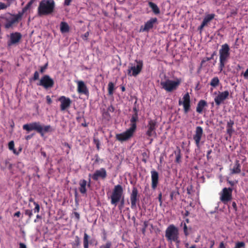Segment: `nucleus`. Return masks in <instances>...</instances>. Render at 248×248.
Returning <instances> with one entry per match:
<instances>
[{"label":"nucleus","instance_id":"1","mask_svg":"<svg viewBox=\"0 0 248 248\" xmlns=\"http://www.w3.org/2000/svg\"><path fill=\"white\" fill-rule=\"evenodd\" d=\"M32 2V0L30 1L22 9V11L18 13L16 15H12L9 13L4 15L2 17L4 27L7 29L11 28L14 24L17 22L18 20L21 18L23 14L30 9Z\"/></svg>","mask_w":248,"mask_h":248},{"label":"nucleus","instance_id":"2","mask_svg":"<svg viewBox=\"0 0 248 248\" xmlns=\"http://www.w3.org/2000/svg\"><path fill=\"white\" fill-rule=\"evenodd\" d=\"M218 52L219 61L218 69L219 72H221L230 57V48L228 44L226 43L221 45Z\"/></svg>","mask_w":248,"mask_h":248},{"label":"nucleus","instance_id":"3","mask_svg":"<svg viewBox=\"0 0 248 248\" xmlns=\"http://www.w3.org/2000/svg\"><path fill=\"white\" fill-rule=\"evenodd\" d=\"M165 237L169 243L174 242L177 248H179L180 240L179 230L173 224L170 225L165 231Z\"/></svg>","mask_w":248,"mask_h":248},{"label":"nucleus","instance_id":"4","mask_svg":"<svg viewBox=\"0 0 248 248\" xmlns=\"http://www.w3.org/2000/svg\"><path fill=\"white\" fill-rule=\"evenodd\" d=\"M55 6L53 0H43L38 7V15L39 16L48 15L51 14L54 9Z\"/></svg>","mask_w":248,"mask_h":248},{"label":"nucleus","instance_id":"5","mask_svg":"<svg viewBox=\"0 0 248 248\" xmlns=\"http://www.w3.org/2000/svg\"><path fill=\"white\" fill-rule=\"evenodd\" d=\"M181 82L180 78H176L174 80L167 78L161 80L160 85L167 92H172L177 89Z\"/></svg>","mask_w":248,"mask_h":248},{"label":"nucleus","instance_id":"6","mask_svg":"<svg viewBox=\"0 0 248 248\" xmlns=\"http://www.w3.org/2000/svg\"><path fill=\"white\" fill-rule=\"evenodd\" d=\"M111 202H124L123 189L120 185L116 186L111 196Z\"/></svg>","mask_w":248,"mask_h":248},{"label":"nucleus","instance_id":"7","mask_svg":"<svg viewBox=\"0 0 248 248\" xmlns=\"http://www.w3.org/2000/svg\"><path fill=\"white\" fill-rule=\"evenodd\" d=\"M136 65H132L128 67V74L130 76H137L141 71L143 63L140 61H136Z\"/></svg>","mask_w":248,"mask_h":248},{"label":"nucleus","instance_id":"8","mask_svg":"<svg viewBox=\"0 0 248 248\" xmlns=\"http://www.w3.org/2000/svg\"><path fill=\"white\" fill-rule=\"evenodd\" d=\"M135 132V131L129 128L125 132L116 134V138L118 140L121 142L126 141L130 139L133 136Z\"/></svg>","mask_w":248,"mask_h":248},{"label":"nucleus","instance_id":"9","mask_svg":"<svg viewBox=\"0 0 248 248\" xmlns=\"http://www.w3.org/2000/svg\"><path fill=\"white\" fill-rule=\"evenodd\" d=\"M54 80L48 75H45L41 78L39 83L37 84L42 86L45 89L51 88L54 85Z\"/></svg>","mask_w":248,"mask_h":248},{"label":"nucleus","instance_id":"10","mask_svg":"<svg viewBox=\"0 0 248 248\" xmlns=\"http://www.w3.org/2000/svg\"><path fill=\"white\" fill-rule=\"evenodd\" d=\"M229 92L228 91L224 92H218L217 95L215 97L214 101L217 106H219L224 100L228 98L229 96Z\"/></svg>","mask_w":248,"mask_h":248},{"label":"nucleus","instance_id":"11","mask_svg":"<svg viewBox=\"0 0 248 248\" xmlns=\"http://www.w3.org/2000/svg\"><path fill=\"white\" fill-rule=\"evenodd\" d=\"M156 127V123L155 120H150L147 125L148 130L146 132V135L149 137H156V133L155 131Z\"/></svg>","mask_w":248,"mask_h":248},{"label":"nucleus","instance_id":"12","mask_svg":"<svg viewBox=\"0 0 248 248\" xmlns=\"http://www.w3.org/2000/svg\"><path fill=\"white\" fill-rule=\"evenodd\" d=\"M58 100L61 103L60 108L62 111H64L68 108L72 103L71 100L65 96H61Z\"/></svg>","mask_w":248,"mask_h":248},{"label":"nucleus","instance_id":"13","mask_svg":"<svg viewBox=\"0 0 248 248\" xmlns=\"http://www.w3.org/2000/svg\"><path fill=\"white\" fill-rule=\"evenodd\" d=\"M190 96L188 93H187L184 95V96L183 97V101H182L180 99L179 101V105H183L185 113H187L189 110L190 106Z\"/></svg>","mask_w":248,"mask_h":248},{"label":"nucleus","instance_id":"14","mask_svg":"<svg viewBox=\"0 0 248 248\" xmlns=\"http://www.w3.org/2000/svg\"><path fill=\"white\" fill-rule=\"evenodd\" d=\"M203 135V129L201 126H197L196 128L195 134L193 136V139L196 146L200 147V141Z\"/></svg>","mask_w":248,"mask_h":248},{"label":"nucleus","instance_id":"15","mask_svg":"<svg viewBox=\"0 0 248 248\" xmlns=\"http://www.w3.org/2000/svg\"><path fill=\"white\" fill-rule=\"evenodd\" d=\"M107 176V172L104 168H101L96 170L92 174V178L94 180H98L99 179H104Z\"/></svg>","mask_w":248,"mask_h":248},{"label":"nucleus","instance_id":"16","mask_svg":"<svg viewBox=\"0 0 248 248\" xmlns=\"http://www.w3.org/2000/svg\"><path fill=\"white\" fill-rule=\"evenodd\" d=\"M22 37L21 34L17 32L12 33L10 35V40L8 42V45L11 46L18 43Z\"/></svg>","mask_w":248,"mask_h":248},{"label":"nucleus","instance_id":"17","mask_svg":"<svg viewBox=\"0 0 248 248\" xmlns=\"http://www.w3.org/2000/svg\"><path fill=\"white\" fill-rule=\"evenodd\" d=\"M232 189L231 188H223L220 199L222 202L229 201L231 200Z\"/></svg>","mask_w":248,"mask_h":248},{"label":"nucleus","instance_id":"18","mask_svg":"<svg viewBox=\"0 0 248 248\" xmlns=\"http://www.w3.org/2000/svg\"><path fill=\"white\" fill-rule=\"evenodd\" d=\"M78 88L77 91L79 93L88 95L89 91L85 83L81 80L77 81Z\"/></svg>","mask_w":248,"mask_h":248},{"label":"nucleus","instance_id":"19","mask_svg":"<svg viewBox=\"0 0 248 248\" xmlns=\"http://www.w3.org/2000/svg\"><path fill=\"white\" fill-rule=\"evenodd\" d=\"M157 21L156 18H152L149 20L147 21L144 26H141L140 28V31L143 32L148 31L153 27L154 24Z\"/></svg>","mask_w":248,"mask_h":248},{"label":"nucleus","instance_id":"20","mask_svg":"<svg viewBox=\"0 0 248 248\" xmlns=\"http://www.w3.org/2000/svg\"><path fill=\"white\" fill-rule=\"evenodd\" d=\"M151 180H152V187L153 189H155L158 183V173L155 170H153L151 171Z\"/></svg>","mask_w":248,"mask_h":248},{"label":"nucleus","instance_id":"21","mask_svg":"<svg viewBox=\"0 0 248 248\" xmlns=\"http://www.w3.org/2000/svg\"><path fill=\"white\" fill-rule=\"evenodd\" d=\"M39 122H34L28 124H24L23 129L28 131L36 130L38 132Z\"/></svg>","mask_w":248,"mask_h":248},{"label":"nucleus","instance_id":"22","mask_svg":"<svg viewBox=\"0 0 248 248\" xmlns=\"http://www.w3.org/2000/svg\"><path fill=\"white\" fill-rule=\"evenodd\" d=\"M53 130V129L50 125H42L39 124L38 133H39L42 136H43L45 133L51 132Z\"/></svg>","mask_w":248,"mask_h":248},{"label":"nucleus","instance_id":"23","mask_svg":"<svg viewBox=\"0 0 248 248\" xmlns=\"http://www.w3.org/2000/svg\"><path fill=\"white\" fill-rule=\"evenodd\" d=\"M134 110L136 111V112L134 115H132L130 119L131 124L130 128L132 129L134 131H136L137 127L136 122L138 121V115L136 109L134 108Z\"/></svg>","mask_w":248,"mask_h":248},{"label":"nucleus","instance_id":"24","mask_svg":"<svg viewBox=\"0 0 248 248\" xmlns=\"http://www.w3.org/2000/svg\"><path fill=\"white\" fill-rule=\"evenodd\" d=\"M207 103L204 100H200L197 105V107L196 108V111L199 113H201L204 108L206 106Z\"/></svg>","mask_w":248,"mask_h":248},{"label":"nucleus","instance_id":"25","mask_svg":"<svg viewBox=\"0 0 248 248\" xmlns=\"http://www.w3.org/2000/svg\"><path fill=\"white\" fill-rule=\"evenodd\" d=\"M231 174L239 173L241 172V166L238 161H236L233 168L230 170Z\"/></svg>","mask_w":248,"mask_h":248},{"label":"nucleus","instance_id":"26","mask_svg":"<svg viewBox=\"0 0 248 248\" xmlns=\"http://www.w3.org/2000/svg\"><path fill=\"white\" fill-rule=\"evenodd\" d=\"M90 236L86 232H84L83 239L84 248H89V244H92V242L89 241Z\"/></svg>","mask_w":248,"mask_h":248},{"label":"nucleus","instance_id":"27","mask_svg":"<svg viewBox=\"0 0 248 248\" xmlns=\"http://www.w3.org/2000/svg\"><path fill=\"white\" fill-rule=\"evenodd\" d=\"M148 4L155 15H158L160 13V10L156 4L150 1L149 2Z\"/></svg>","mask_w":248,"mask_h":248},{"label":"nucleus","instance_id":"28","mask_svg":"<svg viewBox=\"0 0 248 248\" xmlns=\"http://www.w3.org/2000/svg\"><path fill=\"white\" fill-rule=\"evenodd\" d=\"M138 191L137 189L134 187L130 195L131 202H136L137 200Z\"/></svg>","mask_w":248,"mask_h":248},{"label":"nucleus","instance_id":"29","mask_svg":"<svg viewBox=\"0 0 248 248\" xmlns=\"http://www.w3.org/2000/svg\"><path fill=\"white\" fill-rule=\"evenodd\" d=\"M69 26L64 22H62L60 24V30L62 33L67 32L69 31Z\"/></svg>","mask_w":248,"mask_h":248},{"label":"nucleus","instance_id":"30","mask_svg":"<svg viewBox=\"0 0 248 248\" xmlns=\"http://www.w3.org/2000/svg\"><path fill=\"white\" fill-rule=\"evenodd\" d=\"M87 182L85 180H81L79 182V191L81 193H85L86 191V186Z\"/></svg>","mask_w":248,"mask_h":248},{"label":"nucleus","instance_id":"31","mask_svg":"<svg viewBox=\"0 0 248 248\" xmlns=\"http://www.w3.org/2000/svg\"><path fill=\"white\" fill-rule=\"evenodd\" d=\"M80 241V238L78 236H76L75 237V241L72 243V248H79Z\"/></svg>","mask_w":248,"mask_h":248},{"label":"nucleus","instance_id":"32","mask_svg":"<svg viewBox=\"0 0 248 248\" xmlns=\"http://www.w3.org/2000/svg\"><path fill=\"white\" fill-rule=\"evenodd\" d=\"M219 80L217 77L213 78L210 82V85L213 87H216L218 85Z\"/></svg>","mask_w":248,"mask_h":248},{"label":"nucleus","instance_id":"33","mask_svg":"<svg viewBox=\"0 0 248 248\" xmlns=\"http://www.w3.org/2000/svg\"><path fill=\"white\" fill-rule=\"evenodd\" d=\"M215 16V15L214 14H208L205 16L203 21L207 24L209 22H210L214 18Z\"/></svg>","mask_w":248,"mask_h":248},{"label":"nucleus","instance_id":"34","mask_svg":"<svg viewBox=\"0 0 248 248\" xmlns=\"http://www.w3.org/2000/svg\"><path fill=\"white\" fill-rule=\"evenodd\" d=\"M114 90V84L110 82H109L108 84V91L109 95H112L113 93V91Z\"/></svg>","mask_w":248,"mask_h":248},{"label":"nucleus","instance_id":"35","mask_svg":"<svg viewBox=\"0 0 248 248\" xmlns=\"http://www.w3.org/2000/svg\"><path fill=\"white\" fill-rule=\"evenodd\" d=\"M174 153H175V155H176L175 162L178 163H180L181 162V158L180 150H179L178 151H175L174 152Z\"/></svg>","mask_w":248,"mask_h":248},{"label":"nucleus","instance_id":"36","mask_svg":"<svg viewBox=\"0 0 248 248\" xmlns=\"http://www.w3.org/2000/svg\"><path fill=\"white\" fill-rule=\"evenodd\" d=\"M181 226H183V230H184V232L185 235L186 236H187L189 234V232H188L187 227V226H186V223L184 222V221L182 222Z\"/></svg>","mask_w":248,"mask_h":248},{"label":"nucleus","instance_id":"37","mask_svg":"<svg viewBox=\"0 0 248 248\" xmlns=\"http://www.w3.org/2000/svg\"><path fill=\"white\" fill-rule=\"evenodd\" d=\"M112 244L110 241L107 242L105 244L102 245L99 247V248H111Z\"/></svg>","mask_w":248,"mask_h":248},{"label":"nucleus","instance_id":"38","mask_svg":"<svg viewBox=\"0 0 248 248\" xmlns=\"http://www.w3.org/2000/svg\"><path fill=\"white\" fill-rule=\"evenodd\" d=\"M14 142L13 141H11L9 142L8 144V148L10 150L13 151L14 153H16V150L14 148Z\"/></svg>","mask_w":248,"mask_h":248},{"label":"nucleus","instance_id":"39","mask_svg":"<svg viewBox=\"0 0 248 248\" xmlns=\"http://www.w3.org/2000/svg\"><path fill=\"white\" fill-rule=\"evenodd\" d=\"M245 244L243 242H238L236 243L234 248H245Z\"/></svg>","mask_w":248,"mask_h":248},{"label":"nucleus","instance_id":"40","mask_svg":"<svg viewBox=\"0 0 248 248\" xmlns=\"http://www.w3.org/2000/svg\"><path fill=\"white\" fill-rule=\"evenodd\" d=\"M148 226V222L145 221L143 223V227L141 230L142 233L144 234L146 232V228Z\"/></svg>","mask_w":248,"mask_h":248},{"label":"nucleus","instance_id":"41","mask_svg":"<svg viewBox=\"0 0 248 248\" xmlns=\"http://www.w3.org/2000/svg\"><path fill=\"white\" fill-rule=\"evenodd\" d=\"M35 205V207L33 209V211L34 213H38L40 210V206L37 202H33Z\"/></svg>","mask_w":248,"mask_h":248},{"label":"nucleus","instance_id":"42","mask_svg":"<svg viewBox=\"0 0 248 248\" xmlns=\"http://www.w3.org/2000/svg\"><path fill=\"white\" fill-rule=\"evenodd\" d=\"M72 215H73L74 216V217H75V218L78 220V221L79 220V218H80V215H79V214L77 212H74L73 213H72Z\"/></svg>","mask_w":248,"mask_h":248},{"label":"nucleus","instance_id":"43","mask_svg":"<svg viewBox=\"0 0 248 248\" xmlns=\"http://www.w3.org/2000/svg\"><path fill=\"white\" fill-rule=\"evenodd\" d=\"M39 77V73L37 71H35V73H34L33 79L34 80H37V79H38Z\"/></svg>","mask_w":248,"mask_h":248},{"label":"nucleus","instance_id":"44","mask_svg":"<svg viewBox=\"0 0 248 248\" xmlns=\"http://www.w3.org/2000/svg\"><path fill=\"white\" fill-rule=\"evenodd\" d=\"M7 7V5L1 2H0V10L6 9Z\"/></svg>","mask_w":248,"mask_h":248},{"label":"nucleus","instance_id":"45","mask_svg":"<svg viewBox=\"0 0 248 248\" xmlns=\"http://www.w3.org/2000/svg\"><path fill=\"white\" fill-rule=\"evenodd\" d=\"M25 214L26 215L29 216L30 217H31V216L32 215V211L30 210H27L25 212Z\"/></svg>","mask_w":248,"mask_h":248},{"label":"nucleus","instance_id":"46","mask_svg":"<svg viewBox=\"0 0 248 248\" xmlns=\"http://www.w3.org/2000/svg\"><path fill=\"white\" fill-rule=\"evenodd\" d=\"M243 76L245 79H248V68L243 73Z\"/></svg>","mask_w":248,"mask_h":248},{"label":"nucleus","instance_id":"47","mask_svg":"<svg viewBox=\"0 0 248 248\" xmlns=\"http://www.w3.org/2000/svg\"><path fill=\"white\" fill-rule=\"evenodd\" d=\"M233 124V122L230 120L227 124V127H232Z\"/></svg>","mask_w":248,"mask_h":248},{"label":"nucleus","instance_id":"48","mask_svg":"<svg viewBox=\"0 0 248 248\" xmlns=\"http://www.w3.org/2000/svg\"><path fill=\"white\" fill-rule=\"evenodd\" d=\"M46 99L48 104H50L52 103V100L49 96H46Z\"/></svg>","mask_w":248,"mask_h":248},{"label":"nucleus","instance_id":"49","mask_svg":"<svg viewBox=\"0 0 248 248\" xmlns=\"http://www.w3.org/2000/svg\"><path fill=\"white\" fill-rule=\"evenodd\" d=\"M72 0H64V4L66 6H68L70 4Z\"/></svg>","mask_w":248,"mask_h":248},{"label":"nucleus","instance_id":"50","mask_svg":"<svg viewBox=\"0 0 248 248\" xmlns=\"http://www.w3.org/2000/svg\"><path fill=\"white\" fill-rule=\"evenodd\" d=\"M207 25V24H206L204 22L202 21V24L201 25V26L199 27V29L202 30L203 27L206 26Z\"/></svg>","mask_w":248,"mask_h":248},{"label":"nucleus","instance_id":"51","mask_svg":"<svg viewBox=\"0 0 248 248\" xmlns=\"http://www.w3.org/2000/svg\"><path fill=\"white\" fill-rule=\"evenodd\" d=\"M115 109L112 106H110L108 108V111L110 112H113L114 111Z\"/></svg>","mask_w":248,"mask_h":248},{"label":"nucleus","instance_id":"52","mask_svg":"<svg viewBox=\"0 0 248 248\" xmlns=\"http://www.w3.org/2000/svg\"><path fill=\"white\" fill-rule=\"evenodd\" d=\"M19 248H27L26 246L23 243H19Z\"/></svg>","mask_w":248,"mask_h":248},{"label":"nucleus","instance_id":"53","mask_svg":"<svg viewBox=\"0 0 248 248\" xmlns=\"http://www.w3.org/2000/svg\"><path fill=\"white\" fill-rule=\"evenodd\" d=\"M20 215H21V213H20V211H17L15 213L14 216L18 217H20Z\"/></svg>","mask_w":248,"mask_h":248},{"label":"nucleus","instance_id":"54","mask_svg":"<svg viewBox=\"0 0 248 248\" xmlns=\"http://www.w3.org/2000/svg\"><path fill=\"white\" fill-rule=\"evenodd\" d=\"M89 35V32H86V33L84 34V35H83V39H87V37H88Z\"/></svg>","mask_w":248,"mask_h":248},{"label":"nucleus","instance_id":"55","mask_svg":"<svg viewBox=\"0 0 248 248\" xmlns=\"http://www.w3.org/2000/svg\"><path fill=\"white\" fill-rule=\"evenodd\" d=\"M218 248H225L224 244L223 242H221Z\"/></svg>","mask_w":248,"mask_h":248},{"label":"nucleus","instance_id":"56","mask_svg":"<svg viewBox=\"0 0 248 248\" xmlns=\"http://www.w3.org/2000/svg\"><path fill=\"white\" fill-rule=\"evenodd\" d=\"M46 69V67H44V66L41 67L40 68V72L41 73H43L45 71Z\"/></svg>","mask_w":248,"mask_h":248},{"label":"nucleus","instance_id":"57","mask_svg":"<svg viewBox=\"0 0 248 248\" xmlns=\"http://www.w3.org/2000/svg\"><path fill=\"white\" fill-rule=\"evenodd\" d=\"M227 132L228 133L231 134L232 132V127H228Z\"/></svg>","mask_w":248,"mask_h":248},{"label":"nucleus","instance_id":"58","mask_svg":"<svg viewBox=\"0 0 248 248\" xmlns=\"http://www.w3.org/2000/svg\"><path fill=\"white\" fill-rule=\"evenodd\" d=\"M189 215V212L187 210H186V212L185 213V216H187Z\"/></svg>","mask_w":248,"mask_h":248},{"label":"nucleus","instance_id":"59","mask_svg":"<svg viewBox=\"0 0 248 248\" xmlns=\"http://www.w3.org/2000/svg\"><path fill=\"white\" fill-rule=\"evenodd\" d=\"M214 55H215V53H214L212 55V56H211V58H207V61H209V60H211V59L213 58V56H214Z\"/></svg>","mask_w":248,"mask_h":248},{"label":"nucleus","instance_id":"60","mask_svg":"<svg viewBox=\"0 0 248 248\" xmlns=\"http://www.w3.org/2000/svg\"><path fill=\"white\" fill-rule=\"evenodd\" d=\"M136 203L137 202H131V203H132L131 207L133 208L134 206H136Z\"/></svg>","mask_w":248,"mask_h":248},{"label":"nucleus","instance_id":"61","mask_svg":"<svg viewBox=\"0 0 248 248\" xmlns=\"http://www.w3.org/2000/svg\"><path fill=\"white\" fill-rule=\"evenodd\" d=\"M211 152H212L211 150H210L207 152V156H208V155L211 153Z\"/></svg>","mask_w":248,"mask_h":248},{"label":"nucleus","instance_id":"62","mask_svg":"<svg viewBox=\"0 0 248 248\" xmlns=\"http://www.w3.org/2000/svg\"><path fill=\"white\" fill-rule=\"evenodd\" d=\"M187 248H196V246L195 245H193L191 246V247Z\"/></svg>","mask_w":248,"mask_h":248},{"label":"nucleus","instance_id":"63","mask_svg":"<svg viewBox=\"0 0 248 248\" xmlns=\"http://www.w3.org/2000/svg\"><path fill=\"white\" fill-rule=\"evenodd\" d=\"M232 206L235 208L236 207V204L235 202H232Z\"/></svg>","mask_w":248,"mask_h":248},{"label":"nucleus","instance_id":"64","mask_svg":"<svg viewBox=\"0 0 248 248\" xmlns=\"http://www.w3.org/2000/svg\"><path fill=\"white\" fill-rule=\"evenodd\" d=\"M41 154L44 156V157H46V154L44 152H41Z\"/></svg>","mask_w":248,"mask_h":248}]
</instances>
